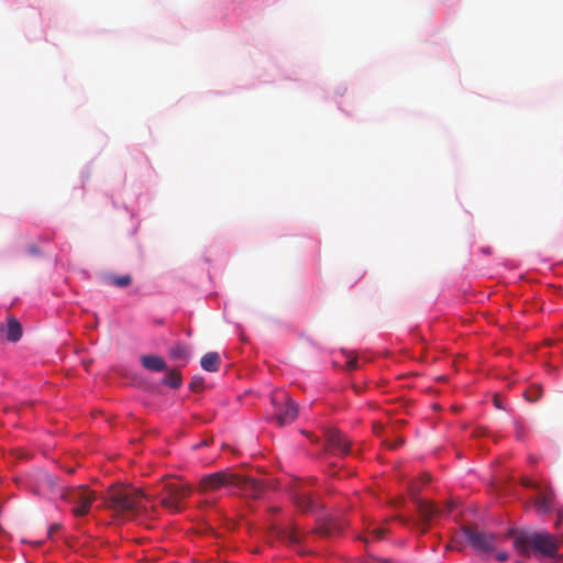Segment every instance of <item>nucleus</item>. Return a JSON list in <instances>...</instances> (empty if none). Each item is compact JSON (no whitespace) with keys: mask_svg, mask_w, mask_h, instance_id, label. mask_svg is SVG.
<instances>
[{"mask_svg":"<svg viewBox=\"0 0 563 563\" xmlns=\"http://www.w3.org/2000/svg\"><path fill=\"white\" fill-rule=\"evenodd\" d=\"M154 499L131 486L111 487L104 498V507L119 516L137 515L146 510V503Z\"/></svg>","mask_w":563,"mask_h":563,"instance_id":"1","label":"nucleus"},{"mask_svg":"<svg viewBox=\"0 0 563 563\" xmlns=\"http://www.w3.org/2000/svg\"><path fill=\"white\" fill-rule=\"evenodd\" d=\"M514 547L519 554L525 556L560 560L558 539L547 531L520 532L514 540Z\"/></svg>","mask_w":563,"mask_h":563,"instance_id":"2","label":"nucleus"},{"mask_svg":"<svg viewBox=\"0 0 563 563\" xmlns=\"http://www.w3.org/2000/svg\"><path fill=\"white\" fill-rule=\"evenodd\" d=\"M222 487H236L244 492H250L254 497H257L261 493L258 483L229 470L206 475L200 479L199 484V489L205 493L214 492Z\"/></svg>","mask_w":563,"mask_h":563,"instance_id":"3","label":"nucleus"},{"mask_svg":"<svg viewBox=\"0 0 563 563\" xmlns=\"http://www.w3.org/2000/svg\"><path fill=\"white\" fill-rule=\"evenodd\" d=\"M95 498V493L85 486L68 488L63 493V499L73 505L75 517L88 515Z\"/></svg>","mask_w":563,"mask_h":563,"instance_id":"4","label":"nucleus"},{"mask_svg":"<svg viewBox=\"0 0 563 563\" xmlns=\"http://www.w3.org/2000/svg\"><path fill=\"white\" fill-rule=\"evenodd\" d=\"M190 493V487L180 482H167L163 485L161 494L157 497L161 499V505L173 511L179 512L181 510V501Z\"/></svg>","mask_w":563,"mask_h":563,"instance_id":"5","label":"nucleus"},{"mask_svg":"<svg viewBox=\"0 0 563 563\" xmlns=\"http://www.w3.org/2000/svg\"><path fill=\"white\" fill-rule=\"evenodd\" d=\"M274 419L279 426L290 424L298 416L297 405L284 391L272 395Z\"/></svg>","mask_w":563,"mask_h":563,"instance_id":"6","label":"nucleus"},{"mask_svg":"<svg viewBox=\"0 0 563 563\" xmlns=\"http://www.w3.org/2000/svg\"><path fill=\"white\" fill-rule=\"evenodd\" d=\"M468 544L477 553H492L496 549V536L479 530L476 527L465 526L462 528Z\"/></svg>","mask_w":563,"mask_h":563,"instance_id":"7","label":"nucleus"},{"mask_svg":"<svg viewBox=\"0 0 563 563\" xmlns=\"http://www.w3.org/2000/svg\"><path fill=\"white\" fill-rule=\"evenodd\" d=\"M416 506L423 523H428L434 517L452 512L455 507L452 501L445 503L444 507L440 508L432 503L418 498L416 499Z\"/></svg>","mask_w":563,"mask_h":563,"instance_id":"8","label":"nucleus"},{"mask_svg":"<svg viewBox=\"0 0 563 563\" xmlns=\"http://www.w3.org/2000/svg\"><path fill=\"white\" fill-rule=\"evenodd\" d=\"M327 442L332 452L339 455L350 453V442L339 430H329L327 432Z\"/></svg>","mask_w":563,"mask_h":563,"instance_id":"9","label":"nucleus"},{"mask_svg":"<svg viewBox=\"0 0 563 563\" xmlns=\"http://www.w3.org/2000/svg\"><path fill=\"white\" fill-rule=\"evenodd\" d=\"M276 537L289 545H298L302 540V533L296 526L275 528Z\"/></svg>","mask_w":563,"mask_h":563,"instance_id":"10","label":"nucleus"},{"mask_svg":"<svg viewBox=\"0 0 563 563\" xmlns=\"http://www.w3.org/2000/svg\"><path fill=\"white\" fill-rule=\"evenodd\" d=\"M345 523L334 518H330L317 528V532L322 537H332L343 531Z\"/></svg>","mask_w":563,"mask_h":563,"instance_id":"11","label":"nucleus"},{"mask_svg":"<svg viewBox=\"0 0 563 563\" xmlns=\"http://www.w3.org/2000/svg\"><path fill=\"white\" fill-rule=\"evenodd\" d=\"M140 361L143 367L152 372H164L167 369L165 360L154 354L143 355Z\"/></svg>","mask_w":563,"mask_h":563,"instance_id":"12","label":"nucleus"},{"mask_svg":"<svg viewBox=\"0 0 563 563\" xmlns=\"http://www.w3.org/2000/svg\"><path fill=\"white\" fill-rule=\"evenodd\" d=\"M554 495L552 490L541 492L534 500L536 509L539 514L544 515L552 510Z\"/></svg>","mask_w":563,"mask_h":563,"instance_id":"13","label":"nucleus"},{"mask_svg":"<svg viewBox=\"0 0 563 563\" xmlns=\"http://www.w3.org/2000/svg\"><path fill=\"white\" fill-rule=\"evenodd\" d=\"M22 336V327L14 317L8 318L5 325V339L10 342H18Z\"/></svg>","mask_w":563,"mask_h":563,"instance_id":"14","label":"nucleus"},{"mask_svg":"<svg viewBox=\"0 0 563 563\" xmlns=\"http://www.w3.org/2000/svg\"><path fill=\"white\" fill-rule=\"evenodd\" d=\"M220 355L217 352H209L201 357L200 365L207 372H217L220 366Z\"/></svg>","mask_w":563,"mask_h":563,"instance_id":"15","label":"nucleus"},{"mask_svg":"<svg viewBox=\"0 0 563 563\" xmlns=\"http://www.w3.org/2000/svg\"><path fill=\"white\" fill-rule=\"evenodd\" d=\"M295 503L297 507L303 512L310 511L314 507L312 496L307 492L297 493L295 495Z\"/></svg>","mask_w":563,"mask_h":563,"instance_id":"16","label":"nucleus"},{"mask_svg":"<svg viewBox=\"0 0 563 563\" xmlns=\"http://www.w3.org/2000/svg\"><path fill=\"white\" fill-rule=\"evenodd\" d=\"M163 385L169 386L170 388H179L183 384V377L178 369L168 371L167 375L162 380Z\"/></svg>","mask_w":563,"mask_h":563,"instance_id":"17","label":"nucleus"},{"mask_svg":"<svg viewBox=\"0 0 563 563\" xmlns=\"http://www.w3.org/2000/svg\"><path fill=\"white\" fill-rule=\"evenodd\" d=\"M169 356L174 360H186L189 357L188 347L185 344H176L169 350Z\"/></svg>","mask_w":563,"mask_h":563,"instance_id":"18","label":"nucleus"},{"mask_svg":"<svg viewBox=\"0 0 563 563\" xmlns=\"http://www.w3.org/2000/svg\"><path fill=\"white\" fill-rule=\"evenodd\" d=\"M542 387L539 385H532L525 391V397L530 402H536L542 397Z\"/></svg>","mask_w":563,"mask_h":563,"instance_id":"19","label":"nucleus"},{"mask_svg":"<svg viewBox=\"0 0 563 563\" xmlns=\"http://www.w3.org/2000/svg\"><path fill=\"white\" fill-rule=\"evenodd\" d=\"M132 283V278L130 275H122V276H113L111 277V284L117 287H126Z\"/></svg>","mask_w":563,"mask_h":563,"instance_id":"20","label":"nucleus"},{"mask_svg":"<svg viewBox=\"0 0 563 563\" xmlns=\"http://www.w3.org/2000/svg\"><path fill=\"white\" fill-rule=\"evenodd\" d=\"M192 391H199L203 388V378L202 377H194L189 385Z\"/></svg>","mask_w":563,"mask_h":563,"instance_id":"21","label":"nucleus"},{"mask_svg":"<svg viewBox=\"0 0 563 563\" xmlns=\"http://www.w3.org/2000/svg\"><path fill=\"white\" fill-rule=\"evenodd\" d=\"M386 530L384 528H375L372 530L371 534L373 537V539L375 540H379L384 537Z\"/></svg>","mask_w":563,"mask_h":563,"instance_id":"22","label":"nucleus"},{"mask_svg":"<svg viewBox=\"0 0 563 563\" xmlns=\"http://www.w3.org/2000/svg\"><path fill=\"white\" fill-rule=\"evenodd\" d=\"M347 369L350 371H354L357 368V358L356 357H351L350 360L346 361L345 363Z\"/></svg>","mask_w":563,"mask_h":563,"instance_id":"23","label":"nucleus"},{"mask_svg":"<svg viewBox=\"0 0 563 563\" xmlns=\"http://www.w3.org/2000/svg\"><path fill=\"white\" fill-rule=\"evenodd\" d=\"M508 558H509V555L506 551H501L496 554V559L499 562H506L508 560Z\"/></svg>","mask_w":563,"mask_h":563,"instance_id":"24","label":"nucleus"},{"mask_svg":"<svg viewBox=\"0 0 563 563\" xmlns=\"http://www.w3.org/2000/svg\"><path fill=\"white\" fill-rule=\"evenodd\" d=\"M62 528V525L60 523H54L49 527L48 529V536H53L54 533H56L57 531H59Z\"/></svg>","mask_w":563,"mask_h":563,"instance_id":"25","label":"nucleus"},{"mask_svg":"<svg viewBox=\"0 0 563 563\" xmlns=\"http://www.w3.org/2000/svg\"><path fill=\"white\" fill-rule=\"evenodd\" d=\"M516 437L521 440L523 439V429L522 427L516 422Z\"/></svg>","mask_w":563,"mask_h":563,"instance_id":"26","label":"nucleus"},{"mask_svg":"<svg viewBox=\"0 0 563 563\" xmlns=\"http://www.w3.org/2000/svg\"><path fill=\"white\" fill-rule=\"evenodd\" d=\"M5 339V325L0 324V341Z\"/></svg>","mask_w":563,"mask_h":563,"instance_id":"27","label":"nucleus"},{"mask_svg":"<svg viewBox=\"0 0 563 563\" xmlns=\"http://www.w3.org/2000/svg\"><path fill=\"white\" fill-rule=\"evenodd\" d=\"M494 404H495V406H496L497 408H501L500 400H499V398H498L497 396L494 398Z\"/></svg>","mask_w":563,"mask_h":563,"instance_id":"28","label":"nucleus"},{"mask_svg":"<svg viewBox=\"0 0 563 563\" xmlns=\"http://www.w3.org/2000/svg\"><path fill=\"white\" fill-rule=\"evenodd\" d=\"M209 445V440H203L201 443L197 444L195 448L206 446Z\"/></svg>","mask_w":563,"mask_h":563,"instance_id":"29","label":"nucleus"},{"mask_svg":"<svg viewBox=\"0 0 563 563\" xmlns=\"http://www.w3.org/2000/svg\"><path fill=\"white\" fill-rule=\"evenodd\" d=\"M523 484H525V486H527V487H531V486H533V484H532V482H531L530 479L525 481V483H523Z\"/></svg>","mask_w":563,"mask_h":563,"instance_id":"30","label":"nucleus"},{"mask_svg":"<svg viewBox=\"0 0 563 563\" xmlns=\"http://www.w3.org/2000/svg\"><path fill=\"white\" fill-rule=\"evenodd\" d=\"M30 251H31L32 253H34V254H36V253H37V249H36L35 246H32V247L30 249Z\"/></svg>","mask_w":563,"mask_h":563,"instance_id":"31","label":"nucleus"},{"mask_svg":"<svg viewBox=\"0 0 563 563\" xmlns=\"http://www.w3.org/2000/svg\"><path fill=\"white\" fill-rule=\"evenodd\" d=\"M379 563H387V560L379 561Z\"/></svg>","mask_w":563,"mask_h":563,"instance_id":"32","label":"nucleus"}]
</instances>
